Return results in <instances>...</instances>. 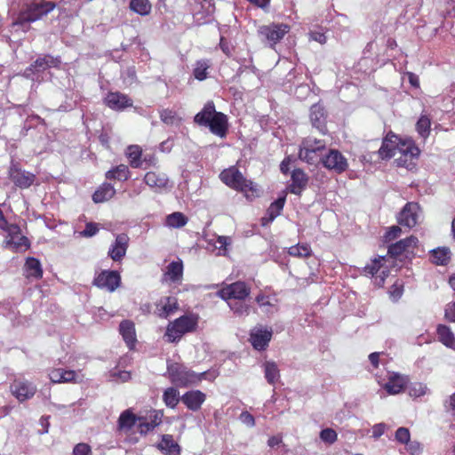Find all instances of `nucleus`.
I'll return each instance as SVG.
<instances>
[{
	"label": "nucleus",
	"mask_w": 455,
	"mask_h": 455,
	"mask_svg": "<svg viewBox=\"0 0 455 455\" xmlns=\"http://www.w3.org/2000/svg\"><path fill=\"white\" fill-rule=\"evenodd\" d=\"M140 418H141V420L137 421V422H139L138 429L140 434H147L150 430L154 429V427H152V425H150V423L148 422L147 418H144V417H140Z\"/></svg>",
	"instance_id": "59"
},
{
	"label": "nucleus",
	"mask_w": 455,
	"mask_h": 455,
	"mask_svg": "<svg viewBox=\"0 0 455 455\" xmlns=\"http://www.w3.org/2000/svg\"><path fill=\"white\" fill-rule=\"evenodd\" d=\"M290 27L283 23H271L269 25L260 26L258 29V36L262 43L273 47L288 32Z\"/></svg>",
	"instance_id": "6"
},
{
	"label": "nucleus",
	"mask_w": 455,
	"mask_h": 455,
	"mask_svg": "<svg viewBox=\"0 0 455 455\" xmlns=\"http://www.w3.org/2000/svg\"><path fill=\"white\" fill-rule=\"evenodd\" d=\"M129 237L126 234H119L116 236L115 242L110 245L108 255L116 261L120 262L126 255L129 246Z\"/></svg>",
	"instance_id": "15"
},
{
	"label": "nucleus",
	"mask_w": 455,
	"mask_h": 455,
	"mask_svg": "<svg viewBox=\"0 0 455 455\" xmlns=\"http://www.w3.org/2000/svg\"><path fill=\"white\" fill-rule=\"evenodd\" d=\"M444 315L448 321L455 323V301L446 305Z\"/></svg>",
	"instance_id": "63"
},
{
	"label": "nucleus",
	"mask_w": 455,
	"mask_h": 455,
	"mask_svg": "<svg viewBox=\"0 0 455 455\" xmlns=\"http://www.w3.org/2000/svg\"><path fill=\"white\" fill-rule=\"evenodd\" d=\"M121 277L116 271H102L93 281V283L101 289L114 291L120 284Z\"/></svg>",
	"instance_id": "16"
},
{
	"label": "nucleus",
	"mask_w": 455,
	"mask_h": 455,
	"mask_svg": "<svg viewBox=\"0 0 455 455\" xmlns=\"http://www.w3.org/2000/svg\"><path fill=\"white\" fill-rule=\"evenodd\" d=\"M183 276L182 261L171 262L164 274L163 281H170L172 283H180Z\"/></svg>",
	"instance_id": "24"
},
{
	"label": "nucleus",
	"mask_w": 455,
	"mask_h": 455,
	"mask_svg": "<svg viewBox=\"0 0 455 455\" xmlns=\"http://www.w3.org/2000/svg\"><path fill=\"white\" fill-rule=\"evenodd\" d=\"M145 183L156 188H166L168 184V178L163 172H148L144 177Z\"/></svg>",
	"instance_id": "28"
},
{
	"label": "nucleus",
	"mask_w": 455,
	"mask_h": 455,
	"mask_svg": "<svg viewBox=\"0 0 455 455\" xmlns=\"http://www.w3.org/2000/svg\"><path fill=\"white\" fill-rule=\"evenodd\" d=\"M395 437L397 442L406 444L411 440L410 431L406 427H399L395 431Z\"/></svg>",
	"instance_id": "52"
},
{
	"label": "nucleus",
	"mask_w": 455,
	"mask_h": 455,
	"mask_svg": "<svg viewBox=\"0 0 455 455\" xmlns=\"http://www.w3.org/2000/svg\"><path fill=\"white\" fill-rule=\"evenodd\" d=\"M399 148L400 151L395 156L396 164L406 169H411L414 166L413 160L419 154V148L415 147L411 140H405Z\"/></svg>",
	"instance_id": "8"
},
{
	"label": "nucleus",
	"mask_w": 455,
	"mask_h": 455,
	"mask_svg": "<svg viewBox=\"0 0 455 455\" xmlns=\"http://www.w3.org/2000/svg\"><path fill=\"white\" fill-rule=\"evenodd\" d=\"M201 7L206 16L212 15L215 11L213 0H203Z\"/></svg>",
	"instance_id": "61"
},
{
	"label": "nucleus",
	"mask_w": 455,
	"mask_h": 455,
	"mask_svg": "<svg viewBox=\"0 0 455 455\" xmlns=\"http://www.w3.org/2000/svg\"><path fill=\"white\" fill-rule=\"evenodd\" d=\"M228 305L237 316H247L251 312V306L245 302V299L228 300Z\"/></svg>",
	"instance_id": "36"
},
{
	"label": "nucleus",
	"mask_w": 455,
	"mask_h": 455,
	"mask_svg": "<svg viewBox=\"0 0 455 455\" xmlns=\"http://www.w3.org/2000/svg\"><path fill=\"white\" fill-rule=\"evenodd\" d=\"M325 146L326 144L323 140L307 137L299 145V158L309 164L322 162Z\"/></svg>",
	"instance_id": "3"
},
{
	"label": "nucleus",
	"mask_w": 455,
	"mask_h": 455,
	"mask_svg": "<svg viewBox=\"0 0 455 455\" xmlns=\"http://www.w3.org/2000/svg\"><path fill=\"white\" fill-rule=\"evenodd\" d=\"M140 417L134 415L130 410L123 411L118 419V430L128 433L136 425Z\"/></svg>",
	"instance_id": "27"
},
{
	"label": "nucleus",
	"mask_w": 455,
	"mask_h": 455,
	"mask_svg": "<svg viewBox=\"0 0 455 455\" xmlns=\"http://www.w3.org/2000/svg\"><path fill=\"white\" fill-rule=\"evenodd\" d=\"M130 8L140 15H148L151 12V4L149 0H131Z\"/></svg>",
	"instance_id": "39"
},
{
	"label": "nucleus",
	"mask_w": 455,
	"mask_h": 455,
	"mask_svg": "<svg viewBox=\"0 0 455 455\" xmlns=\"http://www.w3.org/2000/svg\"><path fill=\"white\" fill-rule=\"evenodd\" d=\"M265 378L267 381L273 385L280 379V372L277 364L273 361H267L263 364Z\"/></svg>",
	"instance_id": "34"
},
{
	"label": "nucleus",
	"mask_w": 455,
	"mask_h": 455,
	"mask_svg": "<svg viewBox=\"0 0 455 455\" xmlns=\"http://www.w3.org/2000/svg\"><path fill=\"white\" fill-rule=\"evenodd\" d=\"M256 301L259 305L260 307L265 308L266 313H272L270 307H272V304L270 303L269 298L263 294H259L256 297Z\"/></svg>",
	"instance_id": "54"
},
{
	"label": "nucleus",
	"mask_w": 455,
	"mask_h": 455,
	"mask_svg": "<svg viewBox=\"0 0 455 455\" xmlns=\"http://www.w3.org/2000/svg\"><path fill=\"white\" fill-rule=\"evenodd\" d=\"M126 155L131 160L130 164L132 168H138L140 166L141 149L139 146H129L126 151Z\"/></svg>",
	"instance_id": "43"
},
{
	"label": "nucleus",
	"mask_w": 455,
	"mask_h": 455,
	"mask_svg": "<svg viewBox=\"0 0 455 455\" xmlns=\"http://www.w3.org/2000/svg\"><path fill=\"white\" fill-rule=\"evenodd\" d=\"M156 307L159 316L166 318L178 309V300L175 297H164L158 301Z\"/></svg>",
	"instance_id": "25"
},
{
	"label": "nucleus",
	"mask_w": 455,
	"mask_h": 455,
	"mask_svg": "<svg viewBox=\"0 0 455 455\" xmlns=\"http://www.w3.org/2000/svg\"><path fill=\"white\" fill-rule=\"evenodd\" d=\"M60 63V60L58 57H52L51 55L40 57L36 59L34 61V63L30 65L29 68L25 69L24 76L27 78H31L32 80H35V78L33 77L34 73L43 72L47 68L58 67Z\"/></svg>",
	"instance_id": "13"
},
{
	"label": "nucleus",
	"mask_w": 455,
	"mask_h": 455,
	"mask_svg": "<svg viewBox=\"0 0 455 455\" xmlns=\"http://www.w3.org/2000/svg\"><path fill=\"white\" fill-rule=\"evenodd\" d=\"M427 392V386L420 382L412 383L408 388L409 395L414 398L423 396Z\"/></svg>",
	"instance_id": "48"
},
{
	"label": "nucleus",
	"mask_w": 455,
	"mask_h": 455,
	"mask_svg": "<svg viewBox=\"0 0 455 455\" xmlns=\"http://www.w3.org/2000/svg\"><path fill=\"white\" fill-rule=\"evenodd\" d=\"M194 121L198 125L209 127L211 132L220 138H224L227 134L228 117L225 114L216 111L212 101L204 105V108L195 116Z\"/></svg>",
	"instance_id": "1"
},
{
	"label": "nucleus",
	"mask_w": 455,
	"mask_h": 455,
	"mask_svg": "<svg viewBox=\"0 0 455 455\" xmlns=\"http://www.w3.org/2000/svg\"><path fill=\"white\" fill-rule=\"evenodd\" d=\"M55 7L52 2H34L28 4L19 14L15 24L23 25L42 19L47 15Z\"/></svg>",
	"instance_id": "4"
},
{
	"label": "nucleus",
	"mask_w": 455,
	"mask_h": 455,
	"mask_svg": "<svg viewBox=\"0 0 455 455\" xmlns=\"http://www.w3.org/2000/svg\"><path fill=\"white\" fill-rule=\"evenodd\" d=\"M450 250L445 247L432 251L433 261L436 265H446L450 259Z\"/></svg>",
	"instance_id": "42"
},
{
	"label": "nucleus",
	"mask_w": 455,
	"mask_h": 455,
	"mask_svg": "<svg viewBox=\"0 0 455 455\" xmlns=\"http://www.w3.org/2000/svg\"><path fill=\"white\" fill-rule=\"evenodd\" d=\"M99 231L98 226L95 223H87L85 228L82 231V235L85 237H92Z\"/></svg>",
	"instance_id": "58"
},
{
	"label": "nucleus",
	"mask_w": 455,
	"mask_h": 455,
	"mask_svg": "<svg viewBox=\"0 0 455 455\" xmlns=\"http://www.w3.org/2000/svg\"><path fill=\"white\" fill-rule=\"evenodd\" d=\"M406 450L411 455L418 454L421 451V444L418 441H409L406 444Z\"/></svg>",
	"instance_id": "62"
},
{
	"label": "nucleus",
	"mask_w": 455,
	"mask_h": 455,
	"mask_svg": "<svg viewBox=\"0 0 455 455\" xmlns=\"http://www.w3.org/2000/svg\"><path fill=\"white\" fill-rule=\"evenodd\" d=\"M180 398V392L175 387H168L163 395L164 403L170 408H175Z\"/></svg>",
	"instance_id": "38"
},
{
	"label": "nucleus",
	"mask_w": 455,
	"mask_h": 455,
	"mask_svg": "<svg viewBox=\"0 0 455 455\" xmlns=\"http://www.w3.org/2000/svg\"><path fill=\"white\" fill-rule=\"evenodd\" d=\"M206 372L196 373L183 364L178 363H169L167 366V375L171 382L179 387H188L198 384L203 379H205Z\"/></svg>",
	"instance_id": "2"
},
{
	"label": "nucleus",
	"mask_w": 455,
	"mask_h": 455,
	"mask_svg": "<svg viewBox=\"0 0 455 455\" xmlns=\"http://www.w3.org/2000/svg\"><path fill=\"white\" fill-rule=\"evenodd\" d=\"M105 100L106 104L115 110H122L132 105V100L120 92H109Z\"/></svg>",
	"instance_id": "21"
},
{
	"label": "nucleus",
	"mask_w": 455,
	"mask_h": 455,
	"mask_svg": "<svg viewBox=\"0 0 455 455\" xmlns=\"http://www.w3.org/2000/svg\"><path fill=\"white\" fill-rule=\"evenodd\" d=\"M220 178L223 183L229 188L242 191L243 193L257 192V189L251 180H246L243 175L235 168L230 167L222 171Z\"/></svg>",
	"instance_id": "5"
},
{
	"label": "nucleus",
	"mask_w": 455,
	"mask_h": 455,
	"mask_svg": "<svg viewBox=\"0 0 455 455\" xmlns=\"http://www.w3.org/2000/svg\"><path fill=\"white\" fill-rule=\"evenodd\" d=\"M10 390L15 398L22 403L31 399L35 395L36 387L32 382L26 379H15L11 384Z\"/></svg>",
	"instance_id": "10"
},
{
	"label": "nucleus",
	"mask_w": 455,
	"mask_h": 455,
	"mask_svg": "<svg viewBox=\"0 0 455 455\" xmlns=\"http://www.w3.org/2000/svg\"><path fill=\"white\" fill-rule=\"evenodd\" d=\"M10 177L13 183L20 188L30 187L35 180L34 174L22 171L15 166L11 167Z\"/></svg>",
	"instance_id": "19"
},
{
	"label": "nucleus",
	"mask_w": 455,
	"mask_h": 455,
	"mask_svg": "<svg viewBox=\"0 0 455 455\" xmlns=\"http://www.w3.org/2000/svg\"><path fill=\"white\" fill-rule=\"evenodd\" d=\"M183 336L175 324L172 322L168 324L164 337H166L168 342H176Z\"/></svg>",
	"instance_id": "47"
},
{
	"label": "nucleus",
	"mask_w": 455,
	"mask_h": 455,
	"mask_svg": "<svg viewBox=\"0 0 455 455\" xmlns=\"http://www.w3.org/2000/svg\"><path fill=\"white\" fill-rule=\"evenodd\" d=\"M25 271L28 277L39 279L43 275L40 261L36 258H28L25 263Z\"/></svg>",
	"instance_id": "32"
},
{
	"label": "nucleus",
	"mask_w": 455,
	"mask_h": 455,
	"mask_svg": "<svg viewBox=\"0 0 455 455\" xmlns=\"http://www.w3.org/2000/svg\"><path fill=\"white\" fill-rule=\"evenodd\" d=\"M288 252L293 257L306 258L311 254V249L307 244H297L290 247Z\"/></svg>",
	"instance_id": "46"
},
{
	"label": "nucleus",
	"mask_w": 455,
	"mask_h": 455,
	"mask_svg": "<svg viewBox=\"0 0 455 455\" xmlns=\"http://www.w3.org/2000/svg\"><path fill=\"white\" fill-rule=\"evenodd\" d=\"M187 222L188 219L182 212H173L166 217V225L170 228H182Z\"/></svg>",
	"instance_id": "40"
},
{
	"label": "nucleus",
	"mask_w": 455,
	"mask_h": 455,
	"mask_svg": "<svg viewBox=\"0 0 455 455\" xmlns=\"http://www.w3.org/2000/svg\"><path fill=\"white\" fill-rule=\"evenodd\" d=\"M322 163L325 168L336 173H342L348 167L346 157L337 149L329 150L328 154L323 156Z\"/></svg>",
	"instance_id": "11"
},
{
	"label": "nucleus",
	"mask_w": 455,
	"mask_h": 455,
	"mask_svg": "<svg viewBox=\"0 0 455 455\" xmlns=\"http://www.w3.org/2000/svg\"><path fill=\"white\" fill-rule=\"evenodd\" d=\"M206 395L200 390H191L185 393L181 396L182 403L191 411H198L204 402L205 401Z\"/></svg>",
	"instance_id": "20"
},
{
	"label": "nucleus",
	"mask_w": 455,
	"mask_h": 455,
	"mask_svg": "<svg viewBox=\"0 0 455 455\" xmlns=\"http://www.w3.org/2000/svg\"><path fill=\"white\" fill-rule=\"evenodd\" d=\"M420 218V207L417 203L411 202L405 204L398 216V223L409 228L416 226Z\"/></svg>",
	"instance_id": "12"
},
{
	"label": "nucleus",
	"mask_w": 455,
	"mask_h": 455,
	"mask_svg": "<svg viewBox=\"0 0 455 455\" xmlns=\"http://www.w3.org/2000/svg\"><path fill=\"white\" fill-rule=\"evenodd\" d=\"M231 239L228 236H218L215 243V247L220 251V253L225 255L228 251V246L230 244Z\"/></svg>",
	"instance_id": "50"
},
{
	"label": "nucleus",
	"mask_w": 455,
	"mask_h": 455,
	"mask_svg": "<svg viewBox=\"0 0 455 455\" xmlns=\"http://www.w3.org/2000/svg\"><path fill=\"white\" fill-rule=\"evenodd\" d=\"M4 247L13 251H20L29 246L28 240L20 233V228L17 225H11L6 231Z\"/></svg>",
	"instance_id": "9"
},
{
	"label": "nucleus",
	"mask_w": 455,
	"mask_h": 455,
	"mask_svg": "<svg viewBox=\"0 0 455 455\" xmlns=\"http://www.w3.org/2000/svg\"><path fill=\"white\" fill-rule=\"evenodd\" d=\"M210 68V63L206 60H201L196 61L194 68V76L200 81L204 80L207 77V70Z\"/></svg>",
	"instance_id": "44"
},
{
	"label": "nucleus",
	"mask_w": 455,
	"mask_h": 455,
	"mask_svg": "<svg viewBox=\"0 0 455 455\" xmlns=\"http://www.w3.org/2000/svg\"><path fill=\"white\" fill-rule=\"evenodd\" d=\"M383 259L384 258H381L379 259H374L371 265L365 267L364 271L371 275H376L380 269V263Z\"/></svg>",
	"instance_id": "56"
},
{
	"label": "nucleus",
	"mask_w": 455,
	"mask_h": 455,
	"mask_svg": "<svg viewBox=\"0 0 455 455\" xmlns=\"http://www.w3.org/2000/svg\"><path fill=\"white\" fill-rule=\"evenodd\" d=\"M172 323L180 331H182L183 335L187 332L192 331L196 326V321L193 317L188 315H183Z\"/></svg>",
	"instance_id": "37"
},
{
	"label": "nucleus",
	"mask_w": 455,
	"mask_h": 455,
	"mask_svg": "<svg viewBox=\"0 0 455 455\" xmlns=\"http://www.w3.org/2000/svg\"><path fill=\"white\" fill-rule=\"evenodd\" d=\"M320 438L327 443H333L337 440V433L331 428H325L320 432Z\"/></svg>",
	"instance_id": "51"
},
{
	"label": "nucleus",
	"mask_w": 455,
	"mask_h": 455,
	"mask_svg": "<svg viewBox=\"0 0 455 455\" xmlns=\"http://www.w3.org/2000/svg\"><path fill=\"white\" fill-rule=\"evenodd\" d=\"M387 425L385 423L375 424L372 427V437L374 439L379 438L386 431Z\"/></svg>",
	"instance_id": "64"
},
{
	"label": "nucleus",
	"mask_w": 455,
	"mask_h": 455,
	"mask_svg": "<svg viewBox=\"0 0 455 455\" xmlns=\"http://www.w3.org/2000/svg\"><path fill=\"white\" fill-rule=\"evenodd\" d=\"M106 177L108 180H126L129 177L128 167L124 164H120L115 169L108 171L106 173Z\"/></svg>",
	"instance_id": "41"
},
{
	"label": "nucleus",
	"mask_w": 455,
	"mask_h": 455,
	"mask_svg": "<svg viewBox=\"0 0 455 455\" xmlns=\"http://www.w3.org/2000/svg\"><path fill=\"white\" fill-rule=\"evenodd\" d=\"M157 446L161 451L169 455H178L180 451L179 444L174 441L171 435H164Z\"/></svg>",
	"instance_id": "30"
},
{
	"label": "nucleus",
	"mask_w": 455,
	"mask_h": 455,
	"mask_svg": "<svg viewBox=\"0 0 455 455\" xmlns=\"http://www.w3.org/2000/svg\"><path fill=\"white\" fill-rule=\"evenodd\" d=\"M239 419L243 424L249 427H253L255 426V419L248 411H243L239 416Z\"/></svg>",
	"instance_id": "57"
},
{
	"label": "nucleus",
	"mask_w": 455,
	"mask_h": 455,
	"mask_svg": "<svg viewBox=\"0 0 455 455\" xmlns=\"http://www.w3.org/2000/svg\"><path fill=\"white\" fill-rule=\"evenodd\" d=\"M310 120L313 126L323 132L325 115L324 109L321 105L315 104L312 106L310 110Z\"/></svg>",
	"instance_id": "29"
},
{
	"label": "nucleus",
	"mask_w": 455,
	"mask_h": 455,
	"mask_svg": "<svg viewBox=\"0 0 455 455\" xmlns=\"http://www.w3.org/2000/svg\"><path fill=\"white\" fill-rule=\"evenodd\" d=\"M251 293V288L242 281H237L222 287L217 296L223 300L245 299Z\"/></svg>",
	"instance_id": "7"
},
{
	"label": "nucleus",
	"mask_w": 455,
	"mask_h": 455,
	"mask_svg": "<svg viewBox=\"0 0 455 455\" xmlns=\"http://www.w3.org/2000/svg\"><path fill=\"white\" fill-rule=\"evenodd\" d=\"M308 177L301 169H295L291 173V183L289 186L291 193L300 195L307 188Z\"/></svg>",
	"instance_id": "22"
},
{
	"label": "nucleus",
	"mask_w": 455,
	"mask_h": 455,
	"mask_svg": "<svg viewBox=\"0 0 455 455\" xmlns=\"http://www.w3.org/2000/svg\"><path fill=\"white\" fill-rule=\"evenodd\" d=\"M430 119L426 116H420V118L418 120L416 124V129L422 138L426 139L428 137L430 132Z\"/></svg>",
	"instance_id": "45"
},
{
	"label": "nucleus",
	"mask_w": 455,
	"mask_h": 455,
	"mask_svg": "<svg viewBox=\"0 0 455 455\" xmlns=\"http://www.w3.org/2000/svg\"><path fill=\"white\" fill-rule=\"evenodd\" d=\"M116 190L111 184L105 183L96 190L92 196L95 203H103L111 199L115 196Z\"/></svg>",
	"instance_id": "33"
},
{
	"label": "nucleus",
	"mask_w": 455,
	"mask_h": 455,
	"mask_svg": "<svg viewBox=\"0 0 455 455\" xmlns=\"http://www.w3.org/2000/svg\"><path fill=\"white\" fill-rule=\"evenodd\" d=\"M162 416L163 414L160 411H153L148 415V422L152 427L155 428L156 426H158L162 422Z\"/></svg>",
	"instance_id": "60"
},
{
	"label": "nucleus",
	"mask_w": 455,
	"mask_h": 455,
	"mask_svg": "<svg viewBox=\"0 0 455 455\" xmlns=\"http://www.w3.org/2000/svg\"><path fill=\"white\" fill-rule=\"evenodd\" d=\"M439 340L446 347L455 348V337L451 329L446 325L437 327Z\"/></svg>",
	"instance_id": "35"
},
{
	"label": "nucleus",
	"mask_w": 455,
	"mask_h": 455,
	"mask_svg": "<svg viewBox=\"0 0 455 455\" xmlns=\"http://www.w3.org/2000/svg\"><path fill=\"white\" fill-rule=\"evenodd\" d=\"M418 238L416 236H410L402 239L388 246V254L394 257L401 255L403 252L409 251L410 249L417 245Z\"/></svg>",
	"instance_id": "23"
},
{
	"label": "nucleus",
	"mask_w": 455,
	"mask_h": 455,
	"mask_svg": "<svg viewBox=\"0 0 455 455\" xmlns=\"http://www.w3.org/2000/svg\"><path fill=\"white\" fill-rule=\"evenodd\" d=\"M404 140L399 139L395 134L389 132L382 141V145L379 149V156L382 159L391 158L397 156L400 151V145Z\"/></svg>",
	"instance_id": "14"
},
{
	"label": "nucleus",
	"mask_w": 455,
	"mask_h": 455,
	"mask_svg": "<svg viewBox=\"0 0 455 455\" xmlns=\"http://www.w3.org/2000/svg\"><path fill=\"white\" fill-rule=\"evenodd\" d=\"M160 118L166 124H173L176 121H179L176 113L168 108L161 110Z\"/></svg>",
	"instance_id": "49"
},
{
	"label": "nucleus",
	"mask_w": 455,
	"mask_h": 455,
	"mask_svg": "<svg viewBox=\"0 0 455 455\" xmlns=\"http://www.w3.org/2000/svg\"><path fill=\"white\" fill-rule=\"evenodd\" d=\"M272 338V330L262 327H255L250 334V341L257 350H264L268 346Z\"/></svg>",
	"instance_id": "17"
},
{
	"label": "nucleus",
	"mask_w": 455,
	"mask_h": 455,
	"mask_svg": "<svg viewBox=\"0 0 455 455\" xmlns=\"http://www.w3.org/2000/svg\"><path fill=\"white\" fill-rule=\"evenodd\" d=\"M285 203V197H280L270 204L267 209V218H262V225L266 226L267 223L273 221L277 216L280 215Z\"/></svg>",
	"instance_id": "31"
},
{
	"label": "nucleus",
	"mask_w": 455,
	"mask_h": 455,
	"mask_svg": "<svg viewBox=\"0 0 455 455\" xmlns=\"http://www.w3.org/2000/svg\"><path fill=\"white\" fill-rule=\"evenodd\" d=\"M119 331L127 346L130 348H132L137 340L134 323L129 320L121 322L119 325Z\"/></svg>",
	"instance_id": "26"
},
{
	"label": "nucleus",
	"mask_w": 455,
	"mask_h": 455,
	"mask_svg": "<svg viewBox=\"0 0 455 455\" xmlns=\"http://www.w3.org/2000/svg\"><path fill=\"white\" fill-rule=\"evenodd\" d=\"M402 229L398 226H393L389 228V230L385 235V241L390 242L395 240L398 236H400Z\"/></svg>",
	"instance_id": "55"
},
{
	"label": "nucleus",
	"mask_w": 455,
	"mask_h": 455,
	"mask_svg": "<svg viewBox=\"0 0 455 455\" xmlns=\"http://www.w3.org/2000/svg\"><path fill=\"white\" fill-rule=\"evenodd\" d=\"M73 455H92V449L89 444L80 443L74 447Z\"/></svg>",
	"instance_id": "53"
},
{
	"label": "nucleus",
	"mask_w": 455,
	"mask_h": 455,
	"mask_svg": "<svg viewBox=\"0 0 455 455\" xmlns=\"http://www.w3.org/2000/svg\"><path fill=\"white\" fill-rule=\"evenodd\" d=\"M408 383V378L399 373L392 372L389 374L387 382L384 384L383 388L388 395H397L401 393Z\"/></svg>",
	"instance_id": "18"
}]
</instances>
